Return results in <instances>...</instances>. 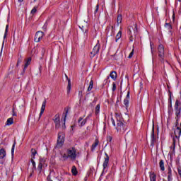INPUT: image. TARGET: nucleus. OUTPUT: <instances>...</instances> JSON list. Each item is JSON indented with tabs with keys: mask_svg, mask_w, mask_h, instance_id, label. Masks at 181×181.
Here are the masks:
<instances>
[{
	"mask_svg": "<svg viewBox=\"0 0 181 181\" xmlns=\"http://www.w3.org/2000/svg\"><path fill=\"white\" fill-rule=\"evenodd\" d=\"M172 180V175H169L168 176V181H170Z\"/></svg>",
	"mask_w": 181,
	"mask_h": 181,
	"instance_id": "46",
	"label": "nucleus"
},
{
	"mask_svg": "<svg viewBox=\"0 0 181 181\" xmlns=\"http://www.w3.org/2000/svg\"><path fill=\"white\" fill-rule=\"evenodd\" d=\"M112 124L115 127L117 132L119 134H124L127 131V124L122 122V116L121 115L116 113L115 119L112 117Z\"/></svg>",
	"mask_w": 181,
	"mask_h": 181,
	"instance_id": "1",
	"label": "nucleus"
},
{
	"mask_svg": "<svg viewBox=\"0 0 181 181\" xmlns=\"http://www.w3.org/2000/svg\"><path fill=\"white\" fill-rule=\"evenodd\" d=\"M35 158H31V163L33 165V169H36V163L35 162V160H33Z\"/></svg>",
	"mask_w": 181,
	"mask_h": 181,
	"instance_id": "32",
	"label": "nucleus"
},
{
	"mask_svg": "<svg viewBox=\"0 0 181 181\" xmlns=\"http://www.w3.org/2000/svg\"><path fill=\"white\" fill-rule=\"evenodd\" d=\"M150 181H156V175L155 173H150Z\"/></svg>",
	"mask_w": 181,
	"mask_h": 181,
	"instance_id": "17",
	"label": "nucleus"
},
{
	"mask_svg": "<svg viewBox=\"0 0 181 181\" xmlns=\"http://www.w3.org/2000/svg\"><path fill=\"white\" fill-rule=\"evenodd\" d=\"M18 66H19V64H18V62H17L16 66L18 67Z\"/></svg>",
	"mask_w": 181,
	"mask_h": 181,
	"instance_id": "56",
	"label": "nucleus"
},
{
	"mask_svg": "<svg viewBox=\"0 0 181 181\" xmlns=\"http://www.w3.org/2000/svg\"><path fill=\"white\" fill-rule=\"evenodd\" d=\"M168 175L172 176V170L170 168L168 169Z\"/></svg>",
	"mask_w": 181,
	"mask_h": 181,
	"instance_id": "44",
	"label": "nucleus"
},
{
	"mask_svg": "<svg viewBox=\"0 0 181 181\" xmlns=\"http://www.w3.org/2000/svg\"><path fill=\"white\" fill-rule=\"evenodd\" d=\"M32 62V58L29 57L27 59H25V64L24 65V68H23V73H25L26 68L28 67V66H29L30 64V62Z\"/></svg>",
	"mask_w": 181,
	"mask_h": 181,
	"instance_id": "12",
	"label": "nucleus"
},
{
	"mask_svg": "<svg viewBox=\"0 0 181 181\" xmlns=\"http://www.w3.org/2000/svg\"><path fill=\"white\" fill-rule=\"evenodd\" d=\"M98 139H95V143L92 145L91 151H94L97 146H98Z\"/></svg>",
	"mask_w": 181,
	"mask_h": 181,
	"instance_id": "20",
	"label": "nucleus"
},
{
	"mask_svg": "<svg viewBox=\"0 0 181 181\" xmlns=\"http://www.w3.org/2000/svg\"><path fill=\"white\" fill-rule=\"evenodd\" d=\"M15 145H16V141H14L12 148H11V156L13 158V153H15Z\"/></svg>",
	"mask_w": 181,
	"mask_h": 181,
	"instance_id": "29",
	"label": "nucleus"
},
{
	"mask_svg": "<svg viewBox=\"0 0 181 181\" xmlns=\"http://www.w3.org/2000/svg\"><path fill=\"white\" fill-rule=\"evenodd\" d=\"M6 156V151L4 148L0 149V163L3 165L4 163V158Z\"/></svg>",
	"mask_w": 181,
	"mask_h": 181,
	"instance_id": "9",
	"label": "nucleus"
},
{
	"mask_svg": "<svg viewBox=\"0 0 181 181\" xmlns=\"http://www.w3.org/2000/svg\"><path fill=\"white\" fill-rule=\"evenodd\" d=\"M6 35H7V34H6V33H5V34H4V39H5V37H6Z\"/></svg>",
	"mask_w": 181,
	"mask_h": 181,
	"instance_id": "53",
	"label": "nucleus"
},
{
	"mask_svg": "<svg viewBox=\"0 0 181 181\" xmlns=\"http://www.w3.org/2000/svg\"><path fill=\"white\" fill-rule=\"evenodd\" d=\"M100 7V6L98 4L96 5V8L95 10V13H97L98 12V8Z\"/></svg>",
	"mask_w": 181,
	"mask_h": 181,
	"instance_id": "40",
	"label": "nucleus"
},
{
	"mask_svg": "<svg viewBox=\"0 0 181 181\" xmlns=\"http://www.w3.org/2000/svg\"><path fill=\"white\" fill-rule=\"evenodd\" d=\"M45 110H46V100H45L42 103L40 113V117H42V115H43V112H45Z\"/></svg>",
	"mask_w": 181,
	"mask_h": 181,
	"instance_id": "13",
	"label": "nucleus"
},
{
	"mask_svg": "<svg viewBox=\"0 0 181 181\" xmlns=\"http://www.w3.org/2000/svg\"><path fill=\"white\" fill-rule=\"evenodd\" d=\"M173 20L175 21V12L173 13Z\"/></svg>",
	"mask_w": 181,
	"mask_h": 181,
	"instance_id": "49",
	"label": "nucleus"
},
{
	"mask_svg": "<svg viewBox=\"0 0 181 181\" xmlns=\"http://www.w3.org/2000/svg\"><path fill=\"white\" fill-rule=\"evenodd\" d=\"M93 86H94V81L93 80H90L89 86L88 87V91H91V90H93Z\"/></svg>",
	"mask_w": 181,
	"mask_h": 181,
	"instance_id": "24",
	"label": "nucleus"
},
{
	"mask_svg": "<svg viewBox=\"0 0 181 181\" xmlns=\"http://www.w3.org/2000/svg\"><path fill=\"white\" fill-rule=\"evenodd\" d=\"M77 151H76V148H71L68 149L67 151V155L68 157L70 158V159H72L73 160H76V158H77Z\"/></svg>",
	"mask_w": 181,
	"mask_h": 181,
	"instance_id": "4",
	"label": "nucleus"
},
{
	"mask_svg": "<svg viewBox=\"0 0 181 181\" xmlns=\"http://www.w3.org/2000/svg\"><path fill=\"white\" fill-rule=\"evenodd\" d=\"M124 104L126 108H128V105H129V91L127 92L126 98L124 100Z\"/></svg>",
	"mask_w": 181,
	"mask_h": 181,
	"instance_id": "10",
	"label": "nucleus"
},
{
	"mask_svg": "<svg viewBox=\"0 0 181 181\" xmlns=\"http://www.w3.org/2000/svg\"><path fill=\"white\" fill-rule=\"evenodd\" d=\"M64 111H66L64 117V125L62 126V128H66V118L67 117V113L69 112V110L66 109H64Z\"/></svg>",
	"mask_w": 181,
	"mask_h": 181,
	"instance_id": "23",
	"label": "nucleus"
},
{
	"mask_svg": "<svg viewBox=\"0 0 181 181\" xmlns=\"http://www.w3.org/2000/svg\"><path fill=\"white\" fill-rule=\"evenodd\" d=\"M8 28H9V25H7L6 26V31H5L6 35L8 33Z\"/></svg>",
	"mask_w": 181,
	"mask_h": 181,
	"instance_id": "41",
	"label": "nucleus"
},
{
	"mask_svg": "<svg viewBox=\"0 0 181 181\" xmlns=\"http://www.w3.org/2000/svg\"><path fill=\"white\" fill-rule=\"evenodd\" d=\"M37 0H34V2H36Z\"/></svg>",
	"mask_w": 181,
	"mask_h": 181,
	"instance_id": "58",
	"label": "nucleus"
},
{
	"mask_svg": "<svg viewBox=\"0 0 181 181\" xmlns=\"http://www.w3.org/2000/svg\"><path fill=\"white\" fill-rule=\"evenodd\" d=\"M122 22V16L121 14L117 16V23H121Z\"/></svg>",
	"mask_w": 181,
	"mask_h": 181,
	"instance_id": "31",
	"label": "nucleus"
},
{
	"mask_svg": "<svg viewBox=\"0 0 181 181\" xmlns=\"http://www.w3.org/2000/svg\"><path fill=\"white\" fill-rule=\"evenodd\" d=\"M37 153V151L35 148L31 149V155H32V158L35 159V156H36V154Z\"/></svg>",
	"mask_w": 181,
	"mask_h": 181,
	"instance_id": "27",
	"label": "nucleus"
},
{
	"mask_svg": "<svg viewBox=\"0 0 181 181\" xmlns=\"http://www.w3.org/2000/svg\"><path fill=\"white\" fill-rule=\"evenodd\" d=\"M54 124H55V129H59V128H60V121L55 122Z\"/></svg>",
	"mask_w": 181,
	"mask_h": 181,
	"instance_id": "35",
	"label": "nucleus"
},
{
	"mask_svg": "<svg viewBox=\"0 0 181 181\" xmlns=\"http://www.w3.org/2000/svg\"><path fill=\"white\" fill-rule=\"evenodd\" d=\"M115 90H117V85L113 83H112V91H115Z\"/></svg>",
	"mask_w": 181,
	"mask_h": 181,
	"instance_id": "39",
	"label": "nucleus"
},
{
	"mask_svg": "<svg viewBox=\"0 0 181 181\" xmlns=\"http://www.w3.org/2000/svg\"><path fill=\"white\" fill-rule=\"evenodd\" d=\"M36 12H37V8L36 7H34L32 10H31V15H33L34 13H35Z\"/></svg>",
	"mask_w": 181,
	"mask_h": 181,
	"instance_id": "34",
	"label": "nucleus"
},
{
	"mask_svg": "<svg viewBox=\"0 0 181 181\" xmlns=\"http://www.w3.org/2000/svg\"><path fill=\"white\" fill-rule=\"evenodd\" d=\"M42 50H43V51H42L43 53H45V48H42Z\"/></svg>",
	"mask_w": 181,
	"mask_h": 181,
	"instance_id": "55",
	"label": "nucleus"
},
{
	"mask_svg": "<svg viewBox=\"0 0 181 181\" xmlns=\"http://www.w3.org/2000/svg\"><path fill=\"white\" fill-rule=\"evenodd\" d=\"M13 124V118H8L6 121V125H12Z\"/></svg>",
	"mask_w": 181,
	"mask_h": 181,
	"instance_id": "26",
	"label": "nucleus"
},
{
	"mask_svg": "<svg viewBox=\"0 0 181 181\" xmlns=\"http://www.w3.org/2000/svg\"><path fill=\"white\" fill-rule=\"evenodd\" d=\"M62 158H64V159H67V158H69V155H68V154H67V155L64 154V155L62 156Z\"/></svg>",
	"mask_w": 181,
	"mask_h": 181,
	"instance_id": "43",
	"label": "nucleus"
},
{
	"mask_svg": "<svg viewBox=\"0 0 181 181\" xmlns=\"http://www.w3.org/2000/svg\"><path fill=\"white\" fill-rule=\"evenodd\" d=\"M111 28H112V33H113V35H114V29H115V26H111Z\"/></svg>",
	"mask_w": 181,
	"mask_h": 181,
	"instance_id": "47",
	"label": "nucleus"
},
{
	"mask_svg": "<svg viewBox=\"0 0 181 181\" xmlns=\"http://www.w3.org/2000/svg\"><path fill=\"white\" fill-rule=\"evenodd\" d=\"M13 117H16V112H15V109L13 108Z\"/></svg>",
	"mask_w": 181,
	"mask_h": 181,
	"instance_id": "45",
	"label": "nucleus"
},
{
	"mask_svg": "<svg viewBox=\"0 0 181 181\" xmlns=\"http://www.w3.org/2000/svg\"><path fill=\"white\" fill-rule=\"evenodd\" d=\"M105 160L103 164V169L105 170L107 168H108V163L110 162V156L107 153H105Z\"/></svg>",
	"mask_w": 181,
	"mask_h": 181,
	"instance_id": "8",
	"label": "nucleus"
},
{
	"mask_svg": "<svg viewBox=\"0 0 181 181\" xmlns=\"http://www.w3.org/2000/svg\"><path fill=\"white\" fill-rule=\"evenodd\" d=\"M79 28H81V29H82V30H83V29L84 28V26L80 25Z\"/></svg>",
	"mask_w": 181,
	"mask_h": 181,
	"instance_id": "51",
	"label": "nucleus"
},
{
	"mask_svg": "<svg viewBox=\"0 0 181 181\" xmlns=\"http://www.w3.org/2000/svg\"><path fill=\"white\" fill-rule=\"evenodd\" d=\"M96 115L100 114V104L97 105L95 109Z\"/></svg>",
	"mask_w": 181,
	"mask_h": 181,
	"instance_id": "30",
	"label": "nucleus"
},
{
	"mask_svg": "<svg viewBox=\"0 0 181 181\" xmlns=\"http://www.w3.org/2000/svg\"><path fill=\"white\" fill-rule=\"evenodd\" d=\"M158 57L160 62L161 63H164L165 62V47H163V45L160 44L158 47Z\"/></svg>",
	"mask_w": 181,
	"mask_h": 181,
	"instance_id": "2",
	"label": "nucleus"
},
{
	"mask_svg": "<svg viewBox=\"0 0 181 181\" xmlns=\"http://www.w3.org/2000/svg\"><path fill=\"white\" fill-rule=\"evenodd\" d=\"M18 64H19V63H22V59H18V62H17Z\"/></svg>",
	"mask_w": 181,
	"mask_h": 181,
	"instance_id": "48",
	"label": "nucleus"
},
{
	"mask_svg": "<svg viewBox=\"0 0 181 181\" xmlns=\"http://www.w3.org/2000/svg\"><path fill=\"white\" fill-rule=\"evenodd\" d=\"M110 77L112 78V80H117V72L116 71H112L110 73Z\"/></svg>",
	"mask_w": 181,
	"mask_h": 181,
	"instance_id": "25",
	"label": "nucleus"
},
{
	"mask_svg": "<svg viewBox=\"0 0 181 181\" xmlns=\"http://www.w3.org/2000/svg\"><path fill=\"white\" fill-rule=\"evenodd\" d=\"M112 141V137L111 136H107V142H111Z\"/></svg>",
	"mask_w": 181,
	"mask_h": 181,
	"instance_id": "37",
	"label": "nucleus"
},
{
	"mask_svg": "<svg viewBox=\"0 0 181 181\" xmlns=\"http://www.w3.org/2000/svg\"><path fill=\"white\" fill-rule=\"evenodd\" d=\"M165 29H168V30H169V32H172L173 28H172V25H170V23H165Z\"/></svg>",
	"mask_w": 181,
	"mask_h": 181,
	"instance_id": "22",
	"label": "nucleus"
},
{
	"mask_svg": "<svg viewBox=\"0 0 181 181\" xmlns=\"http://www.w3.org/2000/svg\"><path fill=\"white\" fill-rule=\"evenodd\" d=\"M129 40H130V42H132V35H130V37H129Z\"/></svg>",
	"mask_w": 181,
	"mask_h": 181,
	"instance_id": "50",
	"label": "nucleus"
},
{
	"mask_svg": "<svg viewBox=\"0 0 181 181\" xmlns=\"http://www.w3.org/2000/svg\"><path fill=\"white\" fill-rule=\"evenodd\" d=\"M128 34L129 35V36L132 35V31L131 30V28H129Z\"/></svg>",
	"mask_w": 181,
	"mask_h": 181,
	"instance_id": "42",
	"label": "nucleus"
},
{
	"mask_svg": "<svg viewBox=\"0 0 181 181\" xmlns=\"http://www.w3.org/2000/svg\"><path fill=\"white\" fill-rule=\"evenodd\" d=\"M42 30H44V32H46V30H47V23H45L44 24V25L42 26Z\"/></svg>",
	"mask_w": 181,
	"mask_h": 181,
	"instance_id": "36",
	"label": "nucleus"
},
{
	"mask_svg": "<svg viewBox=\"0 0 181 181\" xmlns=\"http://www.w3.org/2000/svg\"><path fill=\"white\" fill-rule=\"evenodd\" d=\"M86 122H87V120L83 119L81 117H80L78 120L79 127H83V125H86Z\"/></svg>",
	"mask_w": 181,
	"mask_h": 181,
	"instance_id": "14",
	"label": "nucleus"
},
{
	"mask_svg": "<svg viewBox=\"0 0 181 181\" xmlns=\"http://www.w3.org/2000/svg\"><path fill=\"white\" fill-rule=\"evenodd\" d=\"M30 176H32V173L30 175Z\"/></svg>",
	"mask_w": 181,
	"mask_h": 181,
	"instance_id": "59",
	"label": "nucleus"
},
{
	"mask_svg": "<svg viewBox=\"0 0 181 181\" xmlns=\"http://www.w3.org/2000/svg\"><path fill=\"white\" fill-rule=\"evenodd\" d=\"M71 173L72 175H74V176H77V168H76V166H72V168H71Z\"/></svg>",
	"mask_w": 181,
	"mask_h": 181,
	"instance_id": "19",
	"label": "nucleus"
},
{
	"mask_svg": "<svg viewBox=\"0 0 181 181\" xmlns=\"http://www.w3.org/2000/svg\"><path fill=\"white\" fill-rule=\"evenodd\" d=\"M43 36H45V33L42 31H37L35 36V42H38L42 40L43 38Z\"/></svg>",
	"mask_w": 181,
	"mask_h": 181,
	"instance_id": "6",
	"label": "nucleus"
},
{
	"mask_svg": "<svg viewBox=\"0 0 181 181\" xmlns=\"http://www.w3.org/2000/svg\"><path fill=\"white\" fill-rule=\"evenodd\" d=\"M19 2H23V0H18Z\"/></svg>",
	"mask_w": 181,
	"mask_h": 181,
	"instance_id": "54",
	"label": "nucleus"
},
{
	"mask_svg": "<svg viewBox=\"0 0 181 181\" xmlns=\"http://www.w3.org/2000/svg\"><path fill=\"white\" fill-rule=\"evenodd\" d=\"M98 52H100V42H98L95 45V46L93 47V50L90 52L91 57H94L95 54H98Z\"/></svg>",
	"mask_w": 181,
	"mask_h": 181,
	"instance_id": "7",
	"label": "nucleus"
},
{
	"mask_svg": "<svg viewBox=\"0 0 181 181\" xmlns=\"http://www.w3.org/2000/svg\"><path fill=\"white\" fill-rule=\"evenodd\" d=\"M65 77L68 81V86L66 88L67 93H70V90H71V81L70 80V78H69V76H67V75H65Z\"/></svg>",
	"mask_w": 181,
	"mask_h": 181,
	"instance_id": "11",
	"label": "nucleus"
},
{
	"mask_svg": "<svg viewBox=\"0 0 181 181\" xmlns=\"http://www.w3.org/2000/svg\"><path fill=\"white\" fill-rule=\"evenodd\" d=\"M151 53H152V54L153 56V49H152V47H151Z\"/></svg>",
	"mask_w": 181,
	"mask_h": 181,
	"instance_id": "52",
	"label": "nucleus"
},
{
	"mask_svg": "<svg viewBox=\"0 0 181 181\" xmlns=\"http://www.w3.org/2000/svg\"><path fill=\"white\" fill-rule=\"evenodd\" d=\"M178 1V2H180L181 1V0H177Z\"/></svg>",
	"mask_w": 181,
	"mask_h": 181,
	"instance_id": "57",
	"label": "nucleus"
},
{
	"mask_svg": "<svg viewBox=\"0 0 181 181\" xmlns=\"http://www.w3.org/2000/svg\"><path fill=\"white\" fill-rule=\"evenodd\" d=\"M159 166L160 168V170L163 172L165 170V163L163 162V160H161L160 161Z\"/></svg>",
	"mask_w": 181,
	"mask_h": 181,
	"instance_id": "21",
	"label": "nucleus"
},
{
	"mask_svg": "<svg viewBox=\"0 0 181 181\" xmlns=\"http://www.w3.org/2000/svg\"><path fill=\"white\" fill-rule=\"evenodd\" d=\"M63 144H64V133L59 132L58 134V139H57V146L60 148V147L63 146Z\"/></svg>",
	"mask_w": 181,
	"mask_h": 181,
	"instance_id": "5",
	"label": "nucleus"
},
{
	"mask_svg": "<svg viewBox=\"0 0 181 181\" xmlns=\"http://www.w3.org/2000/svg\"><path fill=\"white\" fill-rule=\"evenodd\" d=\"M134 35H137L138 33V25L136 24L134 25Z\"/></svg>",
	"mask_w": 181,
	"mask_h": 181,
	"instance_id": "33",
	"label": "nucleus"
},
{
	"mask_svg": "<svg viewBox=\"0 0 181 181\" xmlns=\"http://www.w3.org/2000/svg\"><path fill=\"white\" fill-rule=\"evenodd\" d=\"M53 121L54 123L59 122H60V115H59V114L55 115L54 117H53Z\"/></svg>",
	"mask_w": 181,
	"mask_h": 181,
	"instance_id": "16",
	"label": "nucleus"
},
{
	"mask_svg": "<svg viewBox=\"0 0 181 181\" xmlns=\"http://www.w3.org/2000/svg\"><path fill=\"white\" fill-rule=\"evenodd\" d=\"M122 37V31L119 30L116 35L115 42H118L119 38Z\"/></svg>",
	"mask_w": 181,
	"mask_h": 181,
	"instance_id": "18",
	"label": "nucleus"
},
{
	"mask_svg": "<svg viewBox=\"0 0 181 181\" xmlns=\"http://www.w3.org/2000/svg\"><path fill=\"white\" fill-rule=\"evenodd\" d=\"M132 56H134V49H132V51L130 52L128 58L129 59H132Z\"/></svg>",
	"mask_w": 181,
	"mask_h": 181,
	"instance_id": "38",
	"label": "nucleus"
},
{
	"mask_svg": "<svg viewBox=\"0 0 181 181\" xmlns=\"http://www.w3.org/2000/svg\"><path fill=\"white\" fill-rule=\"evenodd\" d=\"M175 119L177 121V124H179V119L180 118V112H181V107H179V100H176L175 101Z\"/></svg>",
	"mask_w": 181,
	"mask_h": 181,
	"instance_id": "3",
	"label": "nucleus"
},
{
	"mask_svg": "<svg viewBox=\"0 0 181 181\" xmlns=\"http://www.w3.org/2000/svg\"><path fill=\"white\" fill-rule=\"evenodd\" d=\"M37 169L40 172H42V169H43V164L42 163V160H40V163L38 164Z\"/></svg>",
	"mask_w": 181,
	"mask_h": 181,
	"instance_id": "28",
	"label": "nucleus"
},
{
	"mask_svg": "<svg viewBox=\"0 0 181 181\" xmlns=\"http://www.w3.org/2000/svg\"><path fill=\"white\" fill-rule=\"evenodd\" d=\"M156 139H155V130L153 127V130H152V133H151V145H153V144H155Z\"/></svg>",
	"mask_w": 181,
	"mask_h": 181,
	"instance_id": "15",
	"label": "nucleus"
}]
</instances>
